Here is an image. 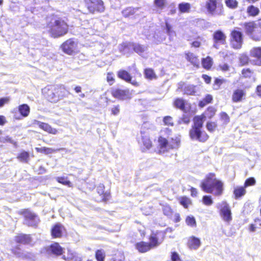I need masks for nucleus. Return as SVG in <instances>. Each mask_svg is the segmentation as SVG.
I'll return each mask as SVG.
<instances>
[{
	"mask_svg": "<svg viewBox=\"0 0 261 261\" xmlns=\"http://www.w3.org/2000/svg\"><path fill=\"white\" fill-rule=\"evenodd\" d=\"M17 159L21 162L28 163L30 160V154L26 151H21L18 154Z\"/></svg>",
	"mask_w": 261,
	"mask_h": 261,
	"instance_id": "58836bf2",
	"label": "nucleus"
},
{
	"mask_svg": "<svg viewBox=\"0 0 261 261\" xmlns=\"http://www.w3.org/2000/svg\"><path fill=\"white\" fill-rule=\"evenodd\" d=\"M163 122L165 125L172 126L174 125L173 118L170 116H166L163 118Z\"/></svg>",
	"mask_w": 261,
	"mask_h": 261,
	"instance_id": "680f3d73",
	"label": "nucleus"
},
{
	"mask_svg": "<svg viewBox=\"0 0 261 261\" xmlns=\"http://www.w3.org/2000/svg\"><path fill=\"white\" fill-rule=\"evenodd\" d=\"M95 257L97 261H105L106 252L103 249H97L95 251Z\"/></svg>",
	"mask_w": 261,
	"mask_h": 261,
	"instance_id": "a18cd8bd",
	"label": "nucleus"
},
{
	"mask_svg": "<svg viewBox=\"0 0 261 261\" xmlns=\"http://www.w3.org/2000/svg\"><path fill=\"white\" fill-rule=\"evenodd\" d=\"M117 76L121 80L125 82H131L132 76L131 74L124 69H120L117 73Z\"/></svg>",
	"mask_w": 261,
	"mask_h": 261,
	"instance_id": "2f4dec72",
	"label": "nucleus"
},
{
	"mask_svg": "<svg viewBox=\"0 0 261 261\" xmlns=\"http://www.w3.org/2000/svg\"><path fill=\"white\" fill-rule=\"evenodd\" d=\"M201 63L202 67L206 69L210 70L213 64V61L212 58L210 56H207L205 58H203L201 60Z\"/></svg>",
	"mask_w": 261,
	"mask_h": 261,
	"instance_id": "e433bc0d",
	"label": "nucleus"
},
{
	"mask_svg": "<svg viewBox=\"0 0 261 261\" xmlns=\"http://www.w3.org/2000/svg\"><path fill=\"white\" fill-rule=\"evenodd\" d=\"M250 56L255 59L254 64L261 66V47L255 46L252 47L249 51Z\"/></svg>",
	"mask_w": 261,
	"mask_h": 261,
	"instance_id": "aec40b11",
	"label": "nucleus"
},
{
	"mask_svg": "<svg viewBox=\"0 0 261 261\" xmlns=\"http://www.w3.org/2000/svg\"><path fill=\"white\" fill-rule=\"evenodd\" d=\"M245 89V87L238 88L233 90L231 96V100L233 102H240L245 99L246 95Z\"/></svg>",
	"mask_w": 261,
	"mask_h": 261,
	"instance_id": "a211bd4d",
	"label": "nucleus"
},
{
	"mask_svg": "<svg viewBox=\"0 0 261 261\" xmlns=\"http://www.w3.org/2000/svg\"><path fill=\"white\" fill-rule=\"evenodd\" d=\"M165 236L166 232L164 231L157 230L152 232L148 237V243L151 249L160 246L164 241Z\"/></svg>",
	"mask_w": 261,
	"mask_h": 261,
	"instance_id": "9d476101",
	"label": "nucleus"
},
{
	"mask_svg": "<svg viewBox=\"0 0 261 261\" xmlns=\"http://www.w3.org/2000/svg\"><path fill=\"white\" fill-rule=\"evenodd\" d=\"M178 9L180 13H189L191 12V5L189 3H180L178 5Z\"/></svg>",
	"mask_w": 261,
	"mask_h": 261,
	"instance_id": "72a5a7b5",
	"label": "nucleus"
},
{
	"mask_svg": "<svg viewBox=\"0 0 261 261\" xmlns=\"http://www.w3.org/2000/svg\"><path fill=\"white\" fill-rule=\"evenodd\" d=\"M14 240L17 244L29 245L31 243L32 238L31 234L19 233L15 237Z\"/></svg>",
	"mask_w": 261,
	"mask_h": 261,
	"instance_id": "412c9836",
	"label": "nucleus"
},
{
	"mask_svg": "<svg viewBox=\"0 0 261 261\" xmlns=\"http://www.w3.org/2000/svg\"><path fill=\"white\" fill-rule=\"evenodd\" d=\"M186 100L181 98H177L175 99L173 102V105L175 107L182 111L186 109Z\"/></svg>",
	"mask_w": 261,
	"mask_h": 261,
	"instance_id": "4c0bfd02",
	"label": "nucleus"
},
{
	"mask_svg": "<svg viewBox=\"0 0 261 261\" xmlns=\"http://www.w3.org/2000/svg\"><path fill=\"white\" fill-rule=\"evenodd\" d=\"M239 61L241 65L245 66L249 64L250 60L246 53H243L240 54L239 57Z\"/></svg>",
	"mask_w": 261,
	"mask_h": 261,
	"instance_id": "37998d69",
	"label": "nucleus"
},
{
	"mask_svg": "<svg viewBox=\"0 0 261 261\" xmlns=\"http://www.w3.org/2000/svg\"><path fill=\"white\" fill-rule=\"evenodd\" d=\"M220 215L224 221L226 222H229L232 220L231 210L226 202L220 210Z\"/></svg>",
	"mask_w": 261,
	"mask_h": 261,
	"instance_id": "b1692460",
	"label": "nucleus"
},
{
	"mask_svg": "<svg viewBox=\"0 0 261 261\" xmlns=\"http://www.w3.org/2000/svg\"><path fill=\"white\" fill-rule=\"evenodd\" d=\"M217 109L213 106H210L205 110L204 112L200 115H197L196 116H200V118H202V121L204 122V120L206 118L211 119L214 117L216 115Z\"/></svg>",
	"mask_w": 261,
	"mask_h": 261,
	"instance_id": "a878e982",
	"label": "nucleus"
},
{
	"mask_svg": "<svg viewBox=\"0 0 261 261\" xmlns=\"http://www.w3.org/2000/svg\"><path fill=\"white\" fill-rule=\"evenodd\" d=\"M105 187L103 184H99L96 187V193L99 196H95V200L97 202H106L111 198V193L109 191H105Z\"/></svg>",
	"mask_w": 261,
	"mask_h": 261,
	"instance_id": "dca6fc26",
	"label": "nucleus"
},
{
	"mask_svg": "<svg viewBox=\"0 0 261 261\" xmlns=\"http://www.w3.org/2000/svg\"><path fill=\"white\" fill-rule=\"evenodd\" d=\"M184 55L187 62H189L194 67H199L200 62L197 56L191 51L185 52Z\"/></svg>",
	"mask_w": 261,
	"mask_h": 261,
	"instance_id": "4be33fe9",
	"label": "nucleus"
},
{
	"mask_svg": "<svg viewBox=\"0 0 261 261\" xmlns=\"http://www.w3.org/2000/svg\"><path fill=\"white\" fill-rule=\"evenodd\" d=\"M139 143L143 151L150 149L153 146L151 139L145 133L141 134V139L139 141Z\"/></svg>",
	"mask_w": 261,
	"mask_h": 261,
	"instance_id": "6ab92c4d",
	"label": "nucleus"
},
{
	"mask_svg": "<svg viewBox=\"0 0 261 261\" xmlns=\"http://www.w3.org/2000/svg\"><path fill=\"white\" fill-rule=\"evenodd\" d=\"M18 214L23 216V224L28 227L36 228L40 222L38 215L30 208H22L18 211Z\"/></svg>",
	"mask_w": 261,
	"mask_h": 261,
	"instance_id": "423d86ee",
	"label": "nucleus"
},
{
	"mask_svg": "<svg viewBox=\"0 0 261 261\" xmlns=\"http://www.w3.org/2000/svg\"><path fill=\"white\" fill-rule=\"evenodd\" d=\"M225 4L228 8L231 9H236L239 5L237 0H225Z\"/></svg>",
	"mask_w": 261,
	"mask_h": 261,
	"instance_id": "8fccbe9b",
	"label": "nucleus"
},
{
	"mask_svg": "<svg viewBox=\"0 0 261 261\" xmlns=\"http://www.w3.org/2000/svg\"><path fill=\"white\" fill-rule=\"evenodd\" d=\"M246 12L249 17H255L259 15L260 10L258 7L251 5L247 7Z\"/></svg>",
	"mask_w": 261,
	"mask_h": 261,
	"instance_id": "473e14b6",
	"label": "nucleus"
},
{
	"mask_svg": "<svg viewBox=\"0 0 261 261\" xmlns=\"http://www.w3.org/2000/svg\"><path fill=\"white\" fill-rule=\"evenodd\" d=\"M201 190L206 193L212 194L215 197L221 196L224 192V183L216 177L214 173L206 174L200 184Z\"/></svg>",
	"mask_w": 261,
	"mask_h": 261,
	"instance_id": "f03ea898",
	"label": "nucleus"
},
{
	"mask_svg": "<svg viewBox=\"0 0 261 261\" xmlns=\"http://www.w3.org/2000/svg\"><path fill=\"white\" fill-rule=\"evenodd\" d=\"M49 249L51 253L56 256H60L64 253V248L58 242H55L50 244Z\"/></svg>",
	"mask_w": 261,
	"mask_h": 261,
	"instance_id": "c756f323",
	"label": "nucleus"
},
{
	"mask_svg": "<svg viewBox=\"0 0 261 261\" xmlns=\"http://www.w3.org/2000/svg\"><path fill=\"white\" fill-rule=\"evenodd\" d=\"M244 43V37L242 32L233 29L229 34V44L233 49H240Z\"/></svg>",
	"mask_w": 261,
	"mask_h": 261,
	"instance_id": "6e6552de",
	"label": "nucleus"
},
{
	"mask_svg": "<svg viewBox=\"0 0 261 261\" xmlns=\"http://www.w3.org/2000/svg\"><path fill=\"white\" fill-rule=\"evenodd\" d=\"M36 124L40 129L43 130L48 134L56 135L58 132L57 129L52 127L51 126L47 123L41 122L39 121H36Z\"/></svg>",
	"mask_w": 261,
	"mask_h": 261,
	"instance_id": "5701e85b",
	"label": "nucleus"
},
{
	"mask_svg": "<svg viewBox=\"0 0 261 261\" xmlns=\"http://www.w3.org/2000/svg\"><path fill=\"white\" fill-rule=\"evenodd\" d=\"M240 77L241 79L248 81L255 80V74L254 71L249 68H243L241 71Z\"/></svg>",
	"mask_w": 261,
	"mask_h": 261,
	"instance_id": "393cba45",
	"label": "nucleus"
},
{
	"mask_svg": "<svg viewBox=\"0 0 261 261\" xmlns=\"http://www.w3.org/2000/svg\"><path fill=\"white\" fill-rule=\"evenodd\" d=\"M42 93L49 101L55 103L66 97L67 91L63 87L49 85L42 89Z\"/></svg>",
	"mask_w": 261,
	"mask_h": 261,
	"instance_id": "39448f33",
	"label": "nucleus"
},
{
	"mask_svg": "<svg viewBox=\"0 0 261 261\" xmlns=\"http://www.w3.org/2000/svg\"><path fill=\"white\" fill-rule=\"evenodd\" d=\"M206 127L210 132H214L217 127L216 122L213 121H209L206 123Z\"/></svg>",
	"mask_w": 261,
	"mask_h": 261,
	"instance_id": "5fc2aeb1",
	"label": "nucleus"
},
{
	"mask_svg": "<svg viewBox=\"0 0 261 261\" xmlns=\"http://www.w3.org/2000/svg\"><path fill=\"white\" fill-rule=\"evenodd\" d=\"M11 252L17 256H20L22 254L21 249L19 245H17L11 249Z\"/></svg>",
	"mask_w": 261,
	"mask_h": 261,
	"instance_id": "13d9d810",
	"label": "nucleus"
},
{
	"mask_svg": "<svg viewBox=\"0 0 261 261\" xmlns=\"http://www.w3.org/2000/svg\"><path fill=\"white\" fill-rule=\"evenodd\" d=\"M165 236L166 232L164 231L157 230L152 232L148 237V243L151 249L160 246L164 241Z\"/></svg>",
	"mask_w": 261,
	"mask_h": 261,
	"instance_id": "9b49d317",
	"label": "nucleus"
},
{
	"mask_svg": "<svg viewBox=\"0 0 261 261\" xmlns=\"http://www.w3.org/2000/svg\"><path fill=\"white\" fill-rule=\"evenodd\" d=\"M43 33H47L53 38L62 37L68 34L69 25L66 20L59 15L52 14L46 18V24L43 27Z\"/></svg>",
	"mask_w": 261,
	"mask_h": 261,
	"instance_id": "f257e3e1",
	"label": "nucleus"
},
{
	"mask_svg": "<svg viewBox=\"0 0 261 261\" xmlns=\"http://www.w3.org/2000/svg\"><path fill=\"white\" fill-rule=\"evenodd\" d=\"M213 40V47L216 49H219L220 45H225L226 44L227 36L226 34L221 30H218L215 31L212 35Z\"/></svg>",
	"mask_w": 261,
	"mask_h": 261,
	"instance_id": "4468645a",
	"label": "nucleus"
},
{
	"mask_svg": "<svg viewBox=\"0 0 261 261\" xmlns=\"http://www.w3.org/2000/svg\"><path fill=\"white\" fill-rule=\"evenodd\" d=\"M243 27L246 34L250 37L252 40L257 41L260 40L261 32H256L257 24L254 21H250L244 22Z\"/></svg>",
	"mask_w": 261,
	"mask_h": 261,
	"instance_id": "1a4fd4ad",
	"label": "nucleus"
},
{
	"mask_svg": "<svg viewBox=\"0 0 261 261\" xmlns=\"http://www.w3.org/2000/svg\"><path fill=\"white\" fill-rule=\"evenodd\" d=\"M171 259L172 261H181L178 254L176 252L171 253Z\"/></svg>",
	"mask_w": 261,
	"mask_h": 261,
	"instance_id": "774afa93",
	"label": "nucleus"
},
{
	"mask_svg": "<svg viewBox=\"0 0 261 261\" xmlns=\"http://www.w3.org/2000/svg\"><path fill=\"white\" fill-rule=\"evenodd\" d=\"M163 214L168 217H171L173 214V211L169 205H165L163 207Z\"/></svg>",
	"mask_w": 261,
	"mask_h": 261,
	"instance_id": "6e6d98bb",
	"label": "nucleus"
},
{
	"mask_svg": "<svg viewBox=\"0 0 261 261\" xmlns=\"http://www.w3.org/2000/svg\"><path fill=\"white\" fill-rule=\"evenodd\" d=\"M18 110L22 117H28L30 113V108L27 104L19 105Z\"/></svg>",
	"mask_w": 261,
	"mask_h": 261,
	"instance_id": "f704fd0d",
	"label": "nucleus"
},
{
	"mask_svg": "<svg viewBox=\"0 0 261 261\" xmlns=\"http://www.w3.org/2000/svg\"><path fill=\"white\" fill-rule=\"evenodd\" d=\"M123 15L125 17H128L131 15H134V10L130 8H127L122 11Z\"/></svg>",
	"mask_w": 261,
	"mask_h": 261,
	"instance_id": "69168bd1",
	"label": "nucleus"
},
{
	"mask_svg": "<svg viewBox=\"0 0 261 261\" xmlns=\"http://www.w3.org/2000/svg\"><path fill=\"white\" fill-rule=\"evenodd\" d=\"M84 5L90 14L102 13L105 10L102 0H84Z\"/></svg>",
	"mask_w": 261,
	"mask_h": 261,
	"instance_id": "0eeeda50",
	"label": "nucleus"
},
{
	"mask_svg": "<svg viewBox=\"0 0 261 261\" xmlns=\"http://www.w3.org/2000/svg\"><path fill=\"white\" fill-rule=\"evenodd\" d=\"M178 201L180 204L185 208H188L189 206L192 204L191 200L186 196L179 197Z\"/></svg>",
	"mask_w": 261,
	"mask_h": 261,
	"instance_id": "79ce46f5",
	"label": "nucleus"
},
{
	"mask_svg": "<svg viewBox=\"0 0 261 261\" xmlns=\"http://www.w3.org/2000/svg\"><path fill=\"white\" fill-rule=\"evenodd\" d=\"M165 136L161 135L158 139L159 152L164 153L170 150L178 148L180 145V140L177 137L169 138L172 134V130L169 128H165L161 130Z\"/></svg>",
	"mask_w": 261,
	"mask_h": 261,
	"instance_id": "7ed1b4c3",
	"label": "nucleus"
},
{
	"mask_svg": "<svg viewBox=\"0 0 261 261\" xmlns=\"http://www.w3.org/2000/svg\"><path fill=\"white\" fill-rule=\"evenodd\" d=\"M131 43H132L131 42H129V43L124 42V43H121L120 45V46L119 48V51L121 53L125 52V51H126L127 49H128L129 48V47H132Z\"/></svg>",
	"mask_w": 261,
	"mask_h": 261,
	"instance_id": "e2e57ef3",
	"label": "nucleus"
},
{
	"mask_svg": "<svg viewBox=\"0 0 261 261\" xmlns=\"http://www.w3.org/2000/svg\"><path fill=\"white\" fill-rule=\"evenodd\" d=\"M145 77L148 80H153L157 78V76L153 69L151 68H145L144 70Z\"/></svg>",
	"mask_w": 261,
	"mask_h": 261,
	"instance_id": "c9c22d12",
	"label": "nucleus"
},
{
	"mask_svg": "<svg viewBox=\"0 0 261 261\" xmlns=\"http://www.w3.org/2000/svg\"><path fill=\"white\" fill-rule=\"evenodd\" d=\"M62 50L68 55H73L77 53V43L73 38H69L64 41L60 46Z\"/></svg>",
	"mask_w": 261,
	"mask_h": 261,
	"instance_id": "f8f14e48",
	"label": "nucleus"
},
{
	"mask_svg": "<svg viewBox=\"0 0 261 261\" xmlns=\"http://www.w3.org/2000/svg\"><path fill=\"white\" fill-rule=\"evenodd\" d=\"M190 122V117L188 115H183L179 120V124H188Z\"/></svg>",
	"mask_w": 261,
	"mask_h": 261,
	"instance_id": "0e129e2a",
	"label": "nucleus"
},
{
	"mask_svg": "<svg viewBox=\"0 0 261 261\" xmlns=\"http://www.w3.org/2000/svg\"><path fill=\"white\" fill-rule=\"evenodd\" d=\"M205 8L207 11L213 15L216 13L217 8L219 9L220 13L223 12V5L221 0H207Z\"/></svg>",
	"mask_w": 261,
	"mask_h": 261,
	"instance_id": "2eb2a0df",
	"label": "nucleus"
},
{
	"mask_svg": "<svg viewBox=\"0 0 261 261\" xmlns=\"http://www.w3.org/2000/svg\"><path fill=\"white\" fill-rule=\"evenodd\" d=\"M201 245L200 240L195 237L191 236L189 238L187 242V246L191 249H197Z\"/></svg>",
	"mask_w": 261,
	"mask_h": 261,
	"instance_id": "c85d7f7f",
	"label": "nucleus"
},
{
	"mask_svg": "<svg viewBox=\"0 0 261 261\" xmlns=\"http://www.w3.org/2000/svg\"><path fill=\"white\" fill-rule=\"evenodd\" d=\"M125 256L122 252H117L112 255L110 261H124Z\"/></svg>",
	"mask_w": 261,
	"mask_h": 261,
	"instance_id": "09e8293b",
	"label": "nucleus"
},
{
	"mask_svg": "<svg viewBox=\"0 0 261 261\" xmlns=\"http://www.w3.org/2000/svg\"><path fill=\"white\" fill-rule=\"evenodd\" d=\"M111 114L117 115L120 112V107L119 105L114 106L111 110Z\"/></svg>",
	"mask_w": 261,
	"mask_h": 261,
	"instance_id": "338daca9",
	"label": "nucleus"
},
{
	"mask_svg": "<svg viewBox=\"0 0 261 261\" xmlns=\"http://www.w3.org/2000/svg\"><path fill=\"white\" fill-rule=\"evenodd\" d=\"M246 189L244 186H237L234 187L233 190L234 198L238 200L244 197L247 193Z\"/></svg>",
	"mask_w": 261,
	"mask_h": 261,
	"instance_id": "bb28decb",
	"label": "nucleus"
},
{
	"mask_svg": "<svg viewBox=\"0 0 261 261\" xmlns=\"http://www.w3.org/2000/svg\"><path fill=\"white\" fill-rule=\"evenodd\" d=\"M135 247L139 252L141 253H146L151 249L148 242L145 241H140L136 243L135 244Z\"/></svg>",
	"mask_w": 261,
	"mask_h": 261,
	"instance_id": "cd10ccee",
	"label": "nucleus"
},
{
	"mask_svg": "<svg viewBox=\"0 0 261 261\" xmlns=\"http://www.w3.org/2000/svg\"><path fill=\"white\" fill-rule=\"evenodd\" d=\"M35 150L37 152L44 153L45 154H49L54 152H56L57 151L59 150L60 149H55L47 147H36Z\"/></svg>",
	"mask_w": 261,
	"mask_h": 261,
	"instance_id": "ea45409f",
	"label": "nucleus"
},
{
	"mask_svg": "<svg viewBox=\"0 0 261 261\" xmlns=\"http://www.w3.org/2000/svg\"><path fill=\"white\" fill-rule=\"evenodd\" d=\"M56 180L60 184L67 186L68 187H72V184L68 179L67 177L59 176L56 178Z\"/></svg>",
	"mask_w": 261,
	"mask_h": 261,
	"instance_id": "c03bdc74",
	"label": "nucleus"
},
{
	"mask_svg": "<svg viewBox=\"0 0 261 261\" xmlns=\"http://www.w3.org/2000/svg\"><path fill=\"white\" fill-rule=\"evenodd\" d=\"M213 100V96L210 94H207L205 95L204 98L199 101L198 106L200 108H203L206 105L212 103Z\"/></svg>",
	"mask_w": 261,
	"mask_h": 261,
	"instance_id": "a19ab883",
	"label": "nucleus"
},
{
	"mask_svg": "<svg viewBox=\"0 0 261 261\" xmlns=\"http://www.w3.org/2000/svg\"><path fill=\"white\" fill-rule=\"evenodd\" d=\"M256 184V180L253 177H249L246 179L244 186L246 188L248 187L253 186Z\"/></svg>",
	"mask_w": 261,
	"mask_h": 261,
	"instance_id": "052dcab7",
	"label": "nucleus"
},
{
	"mask_svg": "<svg viewBox=\"0 0 261 261\" xmlns=\"http://www.w3.org/2000/svg\"><path fill=\"white\" fill-rule=\"evenodd\" d=\"M186 224L191 227H195L196 226V222L195 218L193 216H188L186 219Z\"/></svg>",
	"mask_w": 261,
	"mask_h": 261,
	"instance_id": "bf43d9fd",
	"label": "nucleus"
},
{
	"mask_svg": "<svg viewBox=\"0 0 261 261\" xmlns=\"http://www.w3.org/2000/svg\"><path fill=\"white\" fill-rule=\"evenodd\" d=\"M220 119L223 124H227L230 121V118L226 112H221L220 114Z\"/></svg>",
	"mask_w": 261,
	"mask_h": 261,
	"instance_id": "4d7b16f0",
	"label": "nucleus"
},
{
	"mask_svg": "<svg viewBox=\"0 0 261 261\" xmlns=\"http://www.w3.org/2000/svg\"><path fill=\"white\" fill-rule=\"evenodd\" d=\"M131 46L133 47L134 51L139 55L142 54L145 51V47L143 45L140 44L132 43Z\"/></svg>",
	"mask_w": 261,
	"mask_h": 261,
	"instance_id": "49530a36",
	"label": "nucleus"
},
{
	"mask_svg": "<svg viewBox=\"0 0 261 261\" xmlns=\"http://www.w3.org/2000/svg\"><path fill=\"white\" fill-rule=\"evenodd\" d=\"M153 3L154 6L158 10H162L164 9L166 6L167 1L166 0H154Z\"/></svg>",
	"mask_w": 261,
	"mask_h": 261,
	"instance_id": "de8ad7c7",
	"label": "nucleus"
},
{
	"mask_svg": "<svg viewBox=\"0 0 261 261\" xmlns=\"http://www.w3.org/2000/svg\"><path fill=\"white\" fill-rule=\"evenodd\" d=\"M62 258L66 261H82V258L71 250H68L67 255H64Z\"/></svg>",
	"mask_w": 261,
	"mask_h": 261,
	"instance_id": "7c9ffc66",
	"label": "nucleus"
},
{
	"mask_svg": "<svg viewBox=\"0 0 261 261\" xmlns=\"http://www.w3.org/2000/svg\"><path fill=\"white\" fill-rule=\"evenodd\" d=\"M184 94L187 95H194L196 93L195 87L190 85L185 87L184 89Z\"/></svg>",
	"mask_w": 261,
	"mask_h": 261,
	"instance_id": "603ef678",
	"label": "nucleus"
},
{
	"mask_svg": "<svg viewBox=\"0 0 261 261\" xmlns=\"http://www.w3.org/2000/svg\"><path fill=\"white\" fill-rule=\"evenodd\" d=\"M202 203L206 206H210L214 203L212 196L211 195H204L202 198Z\"/></svg>",
	"mask_w": 261,
	"mask_h": 261,
	"instance_id": "3c124183",
	"label": "nucleus"
},
{
	"mask_svg": "<svg viewBox=\"0 0 261 261\" xmlns=\"http://www.w3.org/2000/svg\"><path fill=\"white\" fill-rule=\"evenodd\" d=\"M202 40V38L200 36H197L196 39L193 41H192L190 43L191 47L192 48H199L201 45V41Z\"/></svg>",
	"mask_w": 261,
	"mask_h": 261,
	"instance_id": "864d4df0",
	"label": "nucleus"
},
{
	"mask_svg": "<svg viewBox=\"0 0 261 261\" xmlns=\"http://www.w3.org/2000/svg\"><path fill=\"white\" fill-rule=\"evenodd\" d=\"M66 232V229L64 225L60 223L55 224L50 230L51 236L53 238H61L64 233Z\"/></svg>",
	"mask_w": 261,
	"mask_h": 261,
	"instance_id": "f3484780",
	"label": "nucleus"
},
{
	"mask_svg": "<svg viewBox=\"0 0 261 261\" xmlns=\"http://www.w3.org/2000/svg\"><path fill=\"white\" fill-rule=\"evenodd\" d=\"M112 96L118 100H128L132 98V93L128 89L115 88L111 91Z\"/></svg>",
	"mask_w": 261,
	"mask_h": 261,
	"instance_id": "ddd939ff",
	"label": "nucleus"
},
{
	"mask_svg": "<svg viewBox=\"0 0 261 261\" xmlns=\"http://www.w3.org/2000/svg\"><path fill=\"white\" fill-rule=\"evenodd\" d=\"M200 116H195L193 119V124L189 131V136L192 141H197L204 143L208 140V135L203 130V122Z\"/></svg>",
	"mask_w": 261,
	"mask_h": 261,
	"instance_id": "20e7f679",
	"label": "nucleus"
}]
</instances>
